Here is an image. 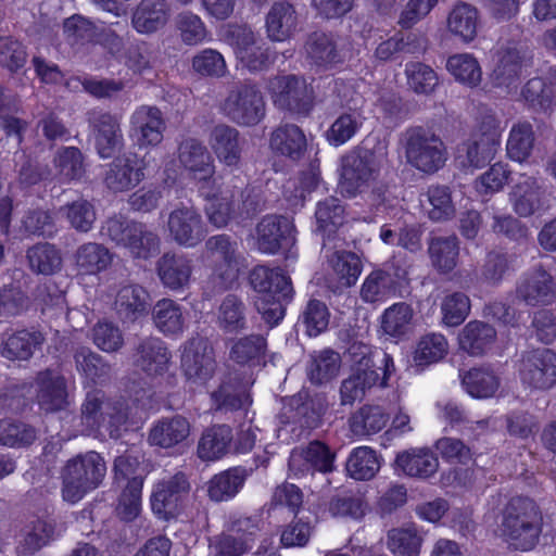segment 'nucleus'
I'll list each match as a JSON object with an SVG mask.
<instances>
[{"label":"nucleus","instance_id":"1","mask_svg":"<svg viewBox=\"0 0 556 556\" xmlns=\"http://www.w3.org/2000/svg\"><path fill=\"white\" fill-rule=\"evenodd\" d=\"M204 197L207 220L216 228H224L230 223L243 225L264 206L257 190L239 177H231L216 192H206Z\"/></svg>","mask_w":556,"mask_h":556},{"label":"nucleus","instance_id":"2","mask_svg":"<svg viewBox=\"0 0 556 556\" xmlns=\"http://www.w3.org/2000/svg\"><path fill=\"white\" fill-rule=\"evenodd\" d=\"M500 531L516 549H532L542 532V515L534 501L523 496L510 498L502 511Z\"/></svg>","mask_w":556,"mask_h":556},{"label":"nucleus","instance_id":"3","mask_svg":"<svg viewBox=\"0 0 556 556\" xmlns=\"http://www.w3.org/2000/svg\"><path fill=\"white\" fill-rule=\"evenodd\" d=\"M101 235L125 249L135 260L147 261L161 251V237L154 229L122 215L109 217L101 227Z\"/></svg>","mask_w":556,"mask_h":556},{"label":"nucleus","instance_id":"4","mask_svg":"<svg viewBox=\"0 0 556 556\" xmlns=\"http://www.w3.org/2000/svg\"><path fill=\"white\" fill-rule=\"evenodd\" d=\"M106 473L104 458L96 451L70 458L61 471L64 501L77 503L102 483Z\"/></svg>","mask_w":556,"mask_h":556},{"label":"nucleus","instance_id":"5","mask_svg":"<svg viewBox=\"0 0 556 556\" xmlns=\"http://www.w3.org/2000/svg\"><path fill=\"white\" fill-rule=\"evenodd\" d=\"M403 144L407 163L422 173L433 174L447 161V147L431 127L407 128L403 134Z\"/></svg>","mask_w":556,"mask_h":556},{"label":"nucleus","instance_id":"6","mask_svg":"<svg viewBox=\"0 0 556 556\" xmlns=\"http://www.w3.org/2000/svg\"><path fill=\"white\" fill-rule=\"evenodd\" d=\"M80 418L89 433L104 430L111 438L118 439L128 413L123 401L109 399L102 390H92L81 404Z\"/></svg>","mask_w":556,"mask_h":556},{"label":"nucleus","instance_id":"7","mask_svg":"<svg viewBox=\"0 0 556 556\" xmlns=\"http://www.w3.org/2000/svg\"><path fill=\"white\" fill-rule=\"evenodd\" d=\"M222 110L231 122L241 126H254L265 116V102L257 86L244 81L229 91Z\"/></svg>","mask_w":556,"mask_h":556},{"label":"nucleus","instance_id":"8","mask_svg":"<svg viewBox=\"0 0 556 556\" xmlns=\"http://www.w3.org/2000/svg\"><path fill=\"white\" fill-rule=\"evenodd\" d=\"M375 154L368 149H355L341 157L340 190L344 197L354 198L364 192L376 173Z\"/></svg>","mask_w":556,"mask_h":556},{"label":"nucleus","instance_id":"9","mask_svg":"<svg viewBox=\"0 0 556 556\" xmlns=\"http://www.w3.org/2000/svg\"><path fill=\"white\" fill-rule=\"evenodd\" d=\"M518 372L522 384L531 390L552 389L556 384V353L546 348L522 353Z\"/></svg>","mask_w":556,"mask_h":556},{"label":"nucleus","instance_id":"10","mask_svg":"<svg viewBox=\"0 0 556 556\" xmlns=\"http://www.w3.org/2000/svg\"><path fill=\"white\" fill-rule=\"evenodd\" d=\"M509 203L519 217H530L551 208V192L541 179L520 175L509 192Z\"/></svg>","mask_w":556,"mask_h":556},{"label":"nucleus","instance_id":"11","mask_svg":"<svg viewBox=\"0 0 556 556\" xmlns=\"http://www.w3.org/2000/svg\"><path fill=\"white\" fill-rule=\"evenodd\" d=\"M273 99L281 110L307 116L314 106V92L304 78L295 75L275 79Z\"/></svg>","mask_w":556,"mask_h":556},{"label":"nucleus","instance_id":"12","mask_svg":"<svg viewBox=\"0 0 556 556\" xmlns=\"http://www.w3.org/2000/svg\"><path fill=\"white\" fill-rule=\"evenodd\" d=\"M295 227L285 215L267 214L255 227V245L264 254L275 255L295 241Z\"/></svg>","mask_w":556,"mask_h":556},{"label":"nucleus","instance_id":"13","mask_svg":"<svg viewBox=\"0 0 556 556\" xmlns=\"http://www.w3.org/2000/svg\"><path fill=\"white\" fill-rule=\"evenodd\" d=\"M181 368L188 381L194 384H205L216 369L213 346L204 338H192L184 345Z\"/></svg>","mask_w":556,"mask_h":556},{"label":"nucleus","instance_id":"14","mask_svg":"<svg viewBox=\"0 0 556 556\" xmlns=\"http://www.w3.org/2000/svg\"><path fill=\"white\" fill-rule=\"evenodd\" d=\"M167 229L170 239L185 248L197 247L206 236L201 214L195 207L182 203L169 213Z\"/></svg>","mask_w":556,"mask_h":556},{"label":"nucleus","instance_id":"15","mask_svg":"<svg viewBox=\"0 0 556 556\" xmlns=\"http://www.w3.org/2000/svg\"><path fill=\"white\" fill-rule=\"evenodd\" d=\"M88 123L94 138V148L101 159H110L124 147L121 117L109 112L91 111Z\"/></svg>","mask_w":556,"mask_h":556},{"label":"nucleus","instance_id":"16","mask_svg":"<svg viewBox=\"0 0 556 556\" xmlns=\"http://www.w3.org/2000/svg\"><path fill=\"white\" fill-rule=\"evenodd\" d=\"M190 492V483L182 472L159 482L151 495V508L161 519L174 518Z\"/></svg>","mask_w":556,"mask_h":556},{"label":"nucleus","instance_id":"17","mask_svg":"<svg viewBox=\"0 0 556 556\" xmlns=\"http://www.w3.org/2000/svg\"><path fill=\"white\" fill-rule=\"evenodd\" d=\"M146 161L136 153H125L109 164L105 186L114 192H124L138 186L144 178Z\"/></svg>","mask_w":556,"mask_h":556},{"label":"nucleus","instance_id":"18","mask_svg":"<svg viewBox=\"0 0 556 556\" xmlns=\"http://www.w3.org/2000/svg\"><path fill=\"white\" fill-rule=\"evenodd\" d=\"M516 296L527 305H547L556 300V283L542 266L523 275L516 287Z\"/></svg>","mask_w":556,"mask_h":556},{"label":"nucleus","instance_id":"19","mask_svg":"<svg viewBox=\"0 0 556 556\" xmlns=\"http://www.w3.org/2000/svg\"><path fill=\"white\" fill-rule=\"evenodd\" d=\"M134 365L149 376L163 375L168 367L170 353L157 337L139 338L132 349Z\"/></svg>","mask_w":556,"mask_h":556},{"label":"nucleus","instance_id":"20","mask_svg":"<svg viewBox=\"0 0 556 556\" xmlns=\"http://www.w3.org/2000/svg\"><path fill=\"white\" fill-rule=\"evenodd\" d=\"M165 128L163 114L156 106L141 105L130 117V135L139 147L157 146Z\"/></svg>","mask_w":556,"mask_h":556},{"label":"nucleus","instance_id":"21","mask_svg":"<svg viewBox=\"0 0 556 556\" xmlns=\"http://www.w3.org/2000/svg\"><path fill=\"white\" fill-rule=\"evenodd\" d=\"M178 161L189 176L200 182H210L215 174L214 161L206 147L188 138L178 148Z\"/></svg>","mask_w":556,"mask_h":556},{"label":"nucleus","instance_id":"22","mask_svg":"<svg viewBox=\"0 0 556 556\" xmlns=\"http://www.w3.org/2000/svg\"><path fill=\"white\" fill-rule=\"evenodd\" d=\"M235 39L237 58L250 70L261 71L274 62L276 51L271 50L273 39L280 37H231Z\"/></svg>","mask_w":556,"mask_h":556},{"label":"nucleus","instance_id":"23","mask_svg":"<svg viewBox=\"0 0 556 556\" xmlns=\"http://www.w3.org/2000/svg\"><path fill=\"white\" fill-rule=\"evenodd\" d=\"M205 249L222 260V264L216 266L214 273L222 279L223 289H227L236 279L239 268L240 253L237 241L225 233L216 235L205 241Z\"/></svg>","mask_w":556,"mask_h":556},{"label":"nucleus","instance_id":"24","mask_svg":"<svg viewBox=\"0 0 556 556\" xmlns=\"http://www.w3.org/2000/svg\"><path fill=\"white\" fill-rule=\"evenodd\" d=\"M406 277V270L400 267L393 271L389 269H377L371 271L364 280L361 288V299L365 303H377L386 301L395 295L401 280Z\"/></svg>","mask_w":556,"mask_h":556},{"label":"nucleus","instance_id":"25","mask_svg":"<svg viewBox=\"0 0 556 556\" xmlns=\"http://www.w3.org/2000/svg\"><path fill=\"white\" fill-rule=\"evenodd\" d=\"M37 401L41 409L56 412L64 409L67 404V387L65 378L59 372L46 369L38 372L37 378Z\"/></svg>","mask_w":556,"mask_h":556},{"label":"nucleus","instance_id":"26","mask_svg":"<svg viewBox=\"0 0 556 556\" xmlns=\"http://www.w3.org/2000/svg\"><path fill=\"white\" fill-rule=\"evenodd\" d=\"M394 465L405 476L428 479L438 471L439 459L429 447H412L400 452Z\"/></svg>","mask_w":556,"mask_h":556},{"label":"nucleus","instance_id":"27","mask_svg":"<svg viewBox=\"0 0 556 556\" xmlns=\"http://www.w3.org/2000/svg\"><path fill=\"white\" fill-rule=\"evenodd\" d=\"M250 285L260 295L292 298L293 287L289 276L279 267L255 266L249 276Z\"/></svg>","mask_w":556,"mask_h":556},{"label":"nucleus","instance_id":"28","mask_svg":"<svg viewBox=\"0 0 556 556\" xmlns=\"http://www.w3.org/2000/svg\"><path fill=\"white\" fill-rule=\"evenodd\" d=\"M45 341V334L35 328L16 330L2 341L0 353L9 361H28Z\"/></svg>","mask_w":556,"mask_h":556},{"label":"nucleus","instance_id":"29","mask_svg":"<svg viewBox=\"0 0 556 556\" xmlns=\"http://www.w3.org/2000/svg\"><path fill=\"white\" fill-rule=\"evenodd\" d=\"M156 273L166 288L180 290L190 281L191 260L184 254L166 252L156 262Z\"/></svg>","mask_w":556,"mask_h":556},{"label":"nucleus","instance_id":"30","mask_svg":"<svg viewBox=\"0 0 556 556\" xmlns=\"http://www.w3.org/2000/svg\"><path fill=\"white\" fill-rule=\"evenodd\" d=\"M190 434V422L181 415L157 420L150 429L148 442L153 446L170 448L184 442Z\"/></svg>","mask_w":556,"mask_h":556},{"label":"nucleus","instance_id":"31","mask_svg":"<svg viewBox=\"0 0 556 556\" xmlns=\"http://www.w3.org/2000/svg\"><path fill=\"white\" fill-rule=\"evenodd\" d=\"M150 307V294L138 285H128L119 289L115 299V309L125 323H135L146 316Z\"/></svg>","mask_w":556,"mask_h":556},{"label":"nucleus","instance_id":"32","mask_svg":"<svg viewBox=\"0 0 556 556\" xmlns=\"http://www.w3.org/2000/svg\"><path fill=\"white\" fill-rule=\"evenodd\" d=\"M248 306L236 294H227L216 312V326L226 334H237L248 329Z\"/></svg>","mask_w":556,"mask_h":556},{"label":"nucleus","instance_id":"33","mask_svg":"<svg viewBox=\"0 0 556 556\" xmlns=\"http://www.w3.org/2000/svg\"><path fill=\"white\" fill-rule=\"evenodd\" d=\"M269 146L275 152L298 161L306 152L307 140L304 131L299 126L283 124L271 132Z\"/></svg>","mask_w":556,"mask_h":556},{"label":"nucleus","instance_id":"34","mask_svg":"<svg viewBox=\"0 0 556 556\" xmlns=\"http://www.w3.org/2000/svg\"><path fill=\"white\" fill-rule=\"evenodd\" d=\"M210 144L220 162L237 166L241 160L239 131L226 124L216 125L210 135Z\"/></svg>","mask_w":556,"mask_h":556},{"label":"nucleus","instance_id":"35","mask_svg":"<svg viewBox=\"0 0 556 556\" xmlns=\"http://www.w3.org/2000/svg\"><path fill=\"white\" fill-rule=\"evenodd\" d=\"M152 320L164 336L177 337L182 334L187 317L180 304L172 299H162L152 308Z\"/></svg>","mask_w":556,"mask_h":556},{"label":"nucleus","instance_id":"36","mask_svg":"<svg viewBox=\"0 0 556 556\" xmlns=\"http://www.w3.org/2000/svg\"><path fill=\"white\" fill-rule=\"evenodd\" d=\"M496 339V330L481 320L469 321L459 333V346L471 356L486 353Z\"/></svg>","mask_w":556,"mask_h":556},{"label":"nucleus","instance_id":"37","mask_svg":"<svg viewBox=\"0 0 556 556\" xmlns=\"http://www.w3.org/2000/svg\"><path fill=\"white\" fill-rule=\"evenodd\" d=\"M498 146L490 139L472 135L459 146L456 161L465 169H478L489 164L495 156Z\"/></svg>","mask_w":556,"mask_h":556},{"label":"nucleus","instance_id":"38","mask_svg":"<svg viewBox=\"0 0 556 556\" xmlns=\"http://www.w3.org/2000/svg\"><path fill=\"white\" fill-rule=\"evenodd\" d=\"M267 339L261 333H250L232 341L229 357L239 365L258 366L265 363Z\"/></svg>","mask_w":556,"mask_h":556},{"label":"nucleus","instance_id":"39","mask_svg":"<svg viewBox=\"0 0 556 556\" xmlns=\"http://www.w3.org/2000/svg\"><path fill=\"white\" fill-rule=\"evenodd\" d=\"M211 397L216 409L225 412L243 409L251 403L244 387L231 374L223 378L218 389L211 393Z\"/></svg>","mask_w":556,"mask_h":556},{"label":"nucleus","instance_id":"40","mask_svg":"<svg viewBox=\"0 0 556 556\" xmlns=\"http://www.w3.org/2000/svg\"><path fill=\"white\" fill-rule=\"evenodd\" d=\"M232 430L227 425L207 428L198 443V456L203 460H217L224 457L232 442Z\"/></svg>","mask_w":556,"mask_h":556},{"label":"nucleus","instance_id":"41","mask_svg":"<svg viewBox=\"0 0 556 556\" xmlns=\"http://www.w3.org/2000/svg\"><path fill=\"white\" fill-rule=\"evenodd\" d=\"M167 17L165 0H141L134 13L132 24L138 33H154L166 24Z\"/></svg>","mask_w":556,"mask_h":556},{"label":"nucleus","instance_id":"42","mask_svg":"<svg viewBox=\"0 0 556 556\" xmlns=\"http://www.w3.org/2000/svg\"><path fill=\"white\" fill-rule=\"evenodd\" d=\"M323 251L340 285L343 287H352L355 285L362 273V262L359 257L350 251H334L329 254L331 248H328L326 242L323 244Z\"/></svg>","mask_w":556,"mask_h":556},{"label":"nucleus","instance_id":"43","mask_svg":"<svg viewBox=\"0 0 556 556\" xmlns=\"http://www.w3.org/2000/svg\"><path fill=\"white\" fill-rule=\"evenodd\" d=\"M76 370L86 379L97 383L110 378L112 367L88 346H78L73 352Z\"/></svg>","mask_w":556,"mask_h":556},{"label":"nucleus","instance_id":"44","mask_svg":"<svg viewBox=\"0 0 556 556\" xmlns=\"http://www.w3.org/2000/svg\"><path fill=\"white\" fill-rule=\"evenodd\" d=\"M249 476V470L233 467L215 475L208 482V496L212 501L223 502L232 498Z\"/></svg>","mask_w":556,"mask_h":556},{"label":"nucleus","instance_id":"45","mask_svg":"<svg viewBox=\"0 0 556 556\" xmlns=\"http://www.w3.org/2000/svg\"><path fill=\"white\" fill-rule=\"evenodd\" d=\"M428 253L432 266L440 274L451 273L457 265L459 242L457 237H435L429 242Z\"/></svg>","mask_w":556,"mask_h":556},{"label":"nucleus","instance_id":"46","mask_svg":"<svg viewBox=\"0 0 556 556\" xmlns=\"http://www.w3.org/2000/svg\"><path fill=\"white\" fill-rule=\"evenodd\" d=\"M340 364L339 353L330 349L315 351L309 355L307 377L313 384L327 383L338 375Z\"/></svg>","mask_w":556,"mask_h":556},{"label":"nucleus","instance_id":"47","mask_svg":"<svg viewBox=\"0 0 556 556\" xmlns=\"http://www.w3.org/2000/svg\"><path fill=\"white\" fill-rule=\"evenodd\" d=\"M268 35H293L299 31V16L294 7L286 1H276L265 17Z\"/></svg>","mask_w":556,"mask_h":556},{"label":"nucleus","instance_id":"48","mask_svg":"<svg viewBox=\"0 0 556 556\" xmlns=\"http://www.w3.org/2000/svg\"><path fill=\"white\" fill-rule=\"evenodd\" d=\"M38 438L37 429L20 419H0V445L9 448L29 447Z\"/></svg>","mask_w":556,"mask_h":556},{"label":"nucleus","instance_id":"49","mask_svg":"<svg viewBox=\"0 0 556 556\" xmlns=\"http://www.w3.org/2000/svg\"><path fill=\"white\" fill-rule=\"evenodd\" d=\"M525 53L516 46H507L498 52L497 64L493 71L494 84L498 87H510L520 74Z\"/></svg>","mask_w":556,"mask_h":556},{"label":"nucleus","instance_id":"50","mask_svg":"<svg viewBox=\"0 0 556 556\" xmlns=\"http://www.w3.org/2000/svg\"><path fill=\"white\" fill-rule=\"evenodd\" d=\"M61 530L53 520L37 518L30 521L24 529L22 547L25 555L31 556L46 546L50 541L59 536Z\"/></svg>","mask_w":556,"mask_h":556},{"label":"nucleus","instance_id":"51","mask_svg":"<svg viewBox=\"0 0 556 556\" xmlns=\"http://www.w3.org/2000/svg\"><path fill=\"white\" fill-rule=\"evenodd\" d=\"M424 197L420 202L431 220L443 222L454 216L455 206L447 186H430Z\"/></svg>","mask_w":556,"mask_h":556},{"label":"nucleus","instance_id":"52","mask_svg":"<svg viewBox=\"0 0 556 556\" xmlns=\"http://www.w3.org/2000/svg\"><path fill=\"white\" fill-rule=\"evenodd\" d=\"M447 28L452 35H476L481 29L478 9L470 3L458 1L447 15Z\"/></svg>","mask_w":556,"mask_h":556},{"label":"nucleus","instance_id":"53","mask_svg":"<svg viewBox=\"0 0 556 556\" xmlns=\"http://www.w3.org/2000/svg\"><path fill=\"white\" fill-rule=\"evenodd\" d=\"M422 544V536L414 526L393 528L387 535L388 549L394 556H418Z\"/></svg>","mask_w":556,"mask_h":556},{"label":"nucleus","instance_id":"54","mask_svg":"<svg viewBox=\"0 0 556 556\" xmlns=\"http://www.w3.org/2000/svg\"><path fill=\"white\" fill-rule=\"evenodd\" d=\"M26 258L29 268L36 274L53 275L62 267L60 251L48 242L29 248L26 252Z\"/></svg>","mask_w":556,"mask_h":556},{"label":"nucleus","instance_id":"55","mask_svg":"<svg viewBox=\"0 0 556 556\" xmlns=\"http://www.w3.org/2000/svg\"><path fill=\"white\" fill-rule=\"evenodd\" d=\"M534 147V131L529 122H518L513 125L506 144L507 155L516 162L526 161Z\"/></svg>","mask_w":556,"mask_h":556},{"label":"nucleus","instance_id":"56","mask_svg":"<svg viewBox=\"0 0 556 556\" xmlns=\"http://www.w3.org/2000/svg\"><path fill=\"white\" fill-rule=\"evenodd\" d=\"M75 260L84 273L97 274L108 268L112 262V254L103 244L88 242L77 249Z\"/></svg>","mask_w":556,"mask_h":556},{"label":"nucleus","instance_id":"57","mask_svg":"<svg viewBox=\"0 0 556 556\" xmlns=\"http://www.w3.org/2000/svg\"><path fill=\"white\" fill-rule=\"evenodd\" d=\"M389 420L382 407L365 405L351 417V430L356 435H370L381 431Z\"/></svg>","mask_w":556,"mask_h":556},{"label":"nucleus","instance_id":"58","mask_svg":"<svg viewBox=\"0 0 556 556\" xmlns=\"http://www.w3.org/2000/svg\"><path fill=\"white\" fill-rule=\"evenodd\" d=\"M380 374L377 371L361 372L352 370L351 375L341 382L340 397L342 405H352L361 401L367 389L378 383Z\"/></svg>","mask_w":556,"mask_h":556},{"label":"nucleus","instance_id":"59","mask_svg":"<svg viewBox=\"0 0 556 556\" xmlns=\"http://www.w3.org/2000/svg\"><path fill=\"white\" fill-rule=\"evenodd\" d=\"M380 468L377 454L367 446H361L351 453L346 462V470L355 480H369L376 476Z\"/></svg>","mask_w":556,"mask_h":556},{"label":"nucleus","instance_id":"60","mask_svg":"<svg viewBox=\"0 0 556 556\" xmlns=\"http://www.w3.org/2000/svg\"><path fill=\"white\" fill-rule=\"evenodd\" d=\"M315 217L323 237L330 240L331 236L344 223V207L337 198H327L317 205Z\"/></svg>","mask_w":556,"mask_h":556},{"label":"nucleus","instance_id":"61","mask_svg":"<svg viewBox=\"0 0 556 556\" xmlns=\"http://www.w3.org/2000/svg\"><path fill=\"white\" fill-rule=\"evenodd\" d=\"M446 68L459 83L476 87L482 78V71L478 61L470 54H455L447 59Z\"/></svg>","mask_w":556,"mask_h":556},{"label":"nucleus","instance_id":"62","mask_svg":"<svg viewBox=\"0 0 556 556\" xmlns=\"http://www.w3.org/2000/svg\"><path fill=\"white\" fill-rule=\"evenodd\" d=\"M31 301L27 293L15 283L0 288V317L15 318L25 314Z\"/></svg>","mask_w":556,"mask_h":556},{"label":"nucleus","instance_id":"63","mask_svg":"<svg viewBox=\"0 0 556 556\" xmlns=\"http://www.w3.org/2000/svg\"><path fill=\"white\" fill-rule=\"evenodd\" d=\"M413 316L414 312L409 304L404 302L393 304L382 315L383 332L391 337L406 334L410 329Z\"/></svg>","mask_w":556,"mask_h":556},{"label":"nucleus","instance_id":"64","mask_svg":"<svg viewBox=\"0 0 556 556\" xmlns=\"http://www.w3.org/2000/svg\"><path fill=\"white\" fill-rule=\"evenodd\" d=\"M71 227L78 232H89L97 219L93 204L86 199H78L61 207Z\"/></svg>","mask_w":556,"mask_h":556}]
</instances>
